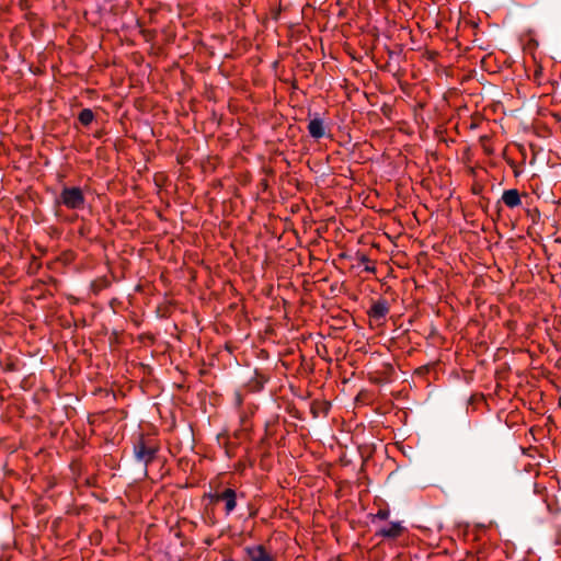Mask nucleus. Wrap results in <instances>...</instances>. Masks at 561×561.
I'll use <instances>...</instances> for the list:
<instances>
[{
    "instance_id": "obj_6",
    "label": "nucleus",
    "mask_w": 561,
    "mask_h": 561,
    "mask_svg": "<svg viewBox=\"0 0 561 561\" xmlns=\"http://www.w3.org/2000/svg\"><path fill=\"white\" fill-rule=\"evenodd\" d=\"M237 494L232 489H226L221 492V501L226 502V514H230L237 506Z\"/></svg>"
},
{
    "instance_id": "obj_13",
    "label": "nucleus",
    "mask_w": 561,
    "mask_h": 561,
    "mask_svg": "<svg viewBox=\"0 0 561 561\" xmlns=\"http://www.w3.org/2000/svg\"><path fill=\"white\" fill-rule=\"evenodd\" d=\"M377 535H380L381 537H386V527H381L379 530H377Z\"/></svg>"
},
{
    "instance_id": "obj_10",
    "label": "nucleus",
    "mask_w": 561,
    "mask_h": 561,
    "mask_svg": "<svg viewBox=\"0 0 561 561\" xmlns=\"http://www.w3.org/2000/svg\"><path fill=\"white\" fill-rule=\"evenodd\" d=\"M362 263L364 264L365 271H367V272H375L376 271V267H375L374 263L368 257L363 256L362 257Z\"/></svg>"
},
{
    "instance_id": "obj_1",
    "label": "nucleus",
    "mask_w": 561,
    "mask_h": 561,
    "mask_svg": "<svg viewBox=\"0 0 561 561\" xmlns=\"http://www.w3.org/2000/svg\"><path fill=\"white\" fill-rule=\"evenodd\" d=\"M61 204L71 209H80L84 206V195L80 187L65 186L60 193L59 199Z\"/></svg>"
},
{
    "instance_id": "obj_15",
    "label": "nucleus",
    "mask_w": 561,
    "mask_h": 561,
    "mask_svg": "<svg viewBox=\"0 0 561 561\" xmlns=\"http://www.w3.org/2000/svg\"><path fill=\"white\" fill-rule=\"evenodd\" d=\"M387 371H388V375H389V374H390V367H389V366H388V368H387Z\"/></svg>"
},
{
    "instance_id": "obj_14",
    "label": "nucleus",
    "mask_w": 561,
    "mask_h": 561,
    "mask_svg": "<svg viewBox=\"0 0 561 561\" xmlns=\"http://www.w3.org/2000/svg\"><path fill=\"white\" fill-rule=\"evenodd\" d=\"M380 111L386 114V102L380 105Z\"/></svg>"
},
{
    "instance_id": "obj_11",
    "label": "nucleus",
    "mask_w": 561,
    "mask_h": 561,
    "mask_svg": "<svg viewBox=\"0 0 561 561\" xmlns=\"http://www.w3.org/2000/svg\"><path fill=\"white\" fill-rule=\"evenodd\" d=\"M205 496L208 497L210 500V502H214V503L221 501V493H215V494L209 493V494H206Z\"/></svg>"
},
{
    "instance_id": "obj_5",
    "label": "nucleus",
    "mask_w": 561,
    "mask_h": 561,
    "mask_svg": "<svg viewBox=\"0 0 561 561\" xmlns=\"http://www.w3.org/2000/svg\"><path fill=\"white\" fill-rule=\"evenodd\" d=\"M308 131L311 137L320 139L325 135L324 124L321 118H313L308 124Z\"/></svg>"
},
{
    "instance_id": "obj_9",
    "label": "nucleus",
    "mask_w": 561,
    "mask_h": 561,
    "mask_svg": "<svg viewBox=\"0 0 561 561\" xmlns=\"http://www.w3.org/2000/svg\"><path fill=\"white\" fill-rule=\"evenodd\" d=\"M403 526L400 523H393L388 526V538L398 537L403 531Z\"/></svg>"
},
{
    "instance_id": "obj_4",
    "label": "nucleus",
    "mask_w": 561,
    "mask_h": 561,
    "mask_svg": "<svg viewBox=\"0 0 561 561\" xmlns=\"http://www.w3.org/2000/svg\"><path fill=\"white\" fill-rule=\"evenodd\" d=\"M244 551L251 561H274V557L262 545L245 547Z\"/></svg>"
},
{
    "instance_id": "obj_3",
    "label": "nucleus",
    "mask_w": 561,
    "mask_h": 561,
    "mask_svg": "<svg viewBox=\"0 0 561 561\" xmlns=\"http://www.w3.org/2000/svg\"><path fill=\"white\" fill-rule=\"evenodd\" d=\"M369 324L382 333V325L386 319V302L381 299L374 301L369 311Z\"/></svg>"
},
{
    "instance_id": "obj_16",
    "label": "nucleus",
    "mask_w": 561,
    "mask_h": 561,
    "mask_svg": "<svg viewBox=\"0 0 561 561\" xmlns=\"http://www.w3.org/2000/svg\"><path fill=\"white\" fill-rule=\"evenodd\" d=\"M222 561H232V560H222Z\"/></svg>"
},
{
    "instance_id": "obj_2",
    "label": "nucleus",
    "mask_w": 561,
    "mask_h": 561,
    "mask_svg": "<svg viewBox=\"0 0 561 561\" xmlns=\"http://www.w3.org/2000/svg\"><path fill=\"white\" fill-rule=\"evenodd\" d=\"M157 451L158 449L148 445L142 437L134 445V457L136 461L144 465L145 472H147V466L156 458Z\"/></svg>"
},
{
    "instance_id": "obj_7",
    "label": "nucleus",
    "mask_w": 561,
    "mask_h": 561,
    "mask_svg": "<svg viewBox=\"0 0 561 561\" xmlns=\"http://www.w3.org/2000/svg\"><path fill=\"white\" fill-rule=\"evenodd\" d=\"M503 203L510 207L514 208L520 205V196L517 190H507L502 195Z\"/></svg>"
},
{
    "instance_id": "obj_8",
    "label": "nucleus",
    "mask_w": 561,
    "mask_h": 561,
    "mask_svg": "<svg viewBox=\"0 0 561 561\" xmlns=\"http://www.w3.org/2000/svg\"><path fill=\"white\" fill-rule=\"evenodd\" d=\"M79 121L82 125L84 126H88L92 123V121L94 119V114L92 112V110L90 108H83L80 113H79Z\"/></svg>"
},
{
    "instance_id": "obj_12",
    "label": "nucleus",
    "mask_w": 561,
    "mask_h": 561,
    "mask_svg": "<svg viewBox=\"0 0 561 561\" xmlns=\"http://www.w3.org/2000/svg\"><path fill=\"white\" fill-rule=\"evenodd\" d=\"M377 516L380 517V518H386V510L385 508H380L377 513Z\"/></svg>"
}]
</instances>
